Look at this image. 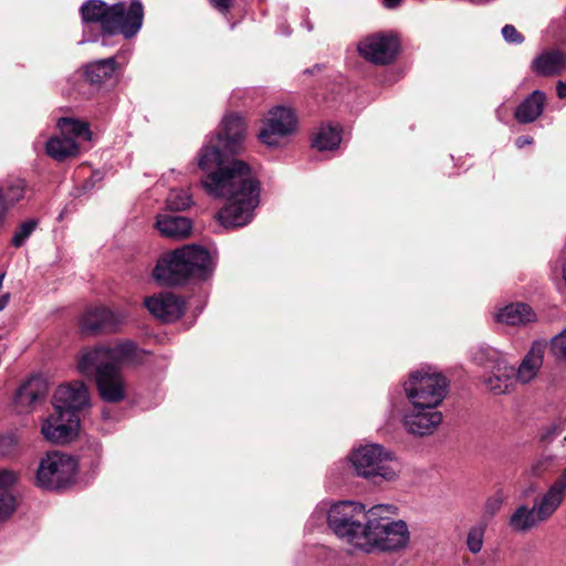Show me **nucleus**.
<instances>
[{
  "label": "nucleus",
  "mask_w": 566,
  "mask_h": 566,
  "mask_svg": "<svg viewBox=\"0 0 566 566\" xmlns=\"http://www.w3.org/2000/svg\"><path fill=\"white\" fill-rule=\"evenodd\" d=\"M155 227L165 238L182 240L191 235L193 223L187 217L159 214L156 218Z\"/></svg>",
  "instance_id": "nucleus-17"
},
{
  "label": "nucleus",
  "mask_w": 566,
  "mask_h": 566,
  "mask_svg": "<svg viewBox=\"0 0 566 566\" xmlns=\"http://www.w3.org/2000/svg\"><path fill=\"white\" fill-rule=\"evenodd\" d=\"M566 69V53L560 50H548L537 55L532 62V70L537 76H559Z\"/></svg>",
  "instance_id": "nucleus-18"
},
{
  "label": "nucleus",
  "mask_w": 566,
  "mask_h": 566,
  "mask_svg": "<svg viewBox=\"0 0 566 566\" xmlns=\"http://www.w3.org/2000/svg\"><path fill=\"white\" fill-rule=\"evenodd\" d=\"M17 507V497L10 491L0 492V523L9 520Z\"/></svg>",
  "instance_id": "nucleus-33"
},
{
  "label": "nucleus",
  "mask_w": 566,
  "mask_h": 566,
  "mask_svg": "<svg viewBox=\"0 0 566 566\" xmlns=\"http://www.w3.org/2000/svg\"><path fill=\"white\" fill-rule=\"evenodd\" d=\"M541 522L534 506L530 509L526 505H520L511 515L509 524L516 532H527Z\"/></svg>",
  "instance_id": "nucleus-27"
},
{
  "label": "nucleus",
  "mask_w": 566,
  "mask_h": 566,
  "mask_svg": "<svg viewBox=\"0 0 566 566\" xmlns=\"http://www.w3.org/2000/svg\"><path fill=\"white\" fill-rule=\"evenodd\" d=\"M46 154L57 161H64L78 154V144L70 136H53L46 142Z\"/></svg>",
  "instance_id": "nucleus-25"
},
{
  "label": "nucleus",
  "mask_w": 566,
  "mask_h": 566,
  "mask_svg": "<svg viewBox=\"0 0 566 566\" xmlns=\"http://www.w3.org/2000/svg\"><path fill=\"white\" fill-rule=\"evenodd\" d=\"M551 350L557 358L566 360V328L553 337Z\"/></svg>",
  "instance_id": "nucleus-37"
},
{
  "label": "nucleus",
  "mask_w": 566,
  "mask_h": 566,
  "mask_svg": "<svg viewBox=\"0 0 566 566\" xmlns=\"http://www.w3.org/2000/svg\"><path fill=\"white\" fill-rule=\"evenodd\" d=\"M536 318L535 312L528 304L525 303H511L503 307L496 315L500 323L511 326L526 325L534 322Z\"/></svg>",
  "instance_id": "nucleus-24"
},
{
  "label": "nucleus",
  "mask_w": 566,
  "mask_h": 566,
  "mask_svg": "<svg viewBox=\"0 0 566 566\" xmlns=\"http://www.w3.org/2000/svg\"><path fill=\"white\" fill-rule=\"evenodd\" d=\"M20 438L17 432L10 431L0 434V457L10 458L17 454Z\"/></svg>",
  "instance_id": "nucleus-32"
},
{
  "label": "nucleus",
  "mask_w": 566,
  "mask_h": 566,
  "mask_svg": "<svg viewBox=\"0 0 566 566\" xmlns=\"http://www.w3.org/2000/svg\"><path fill=\"white\" fill-rule=\"evenodd\" d=\"M324 69H325V65H324V64H315L313 67H311V69H306V70L304 71V73H305V74H316V73L322 72Z\"/></svg>",
  "instance_id": "nucleus-45"
},
{
  "label": "nucleus",
  "mask_w": 566,
  "mask_h": 566,
  "mask_svg": "<svg viewBox=\"0 0 566 566\" xmlns=\"http://www.w3.org/2000/svg\"><path fill=\"white\" fill-rule=\"evenodd\" d=\"M555 457L553 455H541L536 458L531 465V474L534 476H542L547 472L554 463Z\"/></svg>",
  "instance_id": "nucleus-35"
},
{
  "label": "nucleus",
  "mask_w": 566,
  "mask_h": 566,
  "mask_svg": "<svg viewBox=\"0 0 566 566\" xmlns=\"http://www.w3.org/2000/svg\"><path fill=\"white\" fill-rule=\"evenodd\" d=\"M80 428V417H67L59 410H53L44 421L41 432L48 441L66 443L76 437Z\"/></svg>",
  "instance_id": "nucleus-14"
},
{
  "label": "nucleus",
  "mask_w": 566,
  "mask_h": 566,
  "mask_svg": "<svg viewBox=\"0 0 566 566\" xmlns=\"http://www.w3.org/2000/svg\"><path fill=\"white\" fill-rule=\"evenodd\" d=\"M402 2V0H382V4L387 8V9H395L397 8L398 6H400V3Z\"/></svg>",
  "instance_id": "nucleus-46"
},
{
  "label": "nucleus",
  "mask_w": 566,
  "mask_h": 566,
  "mask_svg": "<svg viewBox=\"0 0 566 566\" xmlns=\"http://www.w3.org/2000/svg\"><path fill=\"white\" fill-rule=\"evenodd\" d=\"M484 533V525H478L470 528L467 537V546L472 554H478L481 552L483 546Z\"/></svg>",
  "instance_id": "nucleus-34"
},
{
  "label": "nucleus",
  "mask_w": 566,
  "mask_h": 566,
  "mask_svg": "<svg viewBox=\"0 0 566 566\" xmlns=\"http://www.w3.org/2000/svg\"><path fill=\"white\" fill-rule=\"evenodd\" d=\"M504 503V494L502 490H497L493 495L489 496L485 505L484 513L489 516H494Z\"/></svg>",
  "instance_id": "nucleus-36"
},
{
  "label": "nucleus",
  "mask_w": 566,
  "mask_h": 566,
  "mask_svg": "<svg viewBox=\"0 0 566 566\" xmlns=\"http://www.w3.org/2000/svg\"><path fill=\"white\" fill-rule=\"evenodd\" d=\"M442 413L436 408L429 409L424 407L411 409L403 417V426L413 436H428L441 423Z\"/></svg>",
  "instance_id": "nucleus-15"
},
{
  "label": "nucleus",
  "mask_w": 566,
  "mask_h": 566,
  "mask_svg": "<svg viewBox=\"0 0 566 566\" xmlns=\"http://www.w3.org/2000/svg\"><path fill=\"white\" fill-rule=\"evenodd\" d=\"M565 497L548 489L538 502H535L534 509L537 512L539 521H547L563 503Z\"/></svg>",
  "instance_id": "nucleus-29"
},
{
  "label": "nucleus",
  "mask_w": 566,
  "mask_h": 566,
  "mask_svg": "<svg viewBox=\"0 0 566 566\" xmlns=\"http://www.w3.org/2000/svg\"><path fill=\"white\" fill-rule=\"evenodd\" d=\"M88 405V390L81 381L60 385L53 395V410H59L67 417H78V411Z\"/></svg>",
  "instance_id": "nucleus-11"
},
{
  "label": "nucleus",
  "mask_w": 566,
  "mask_h": 566,
  "mask_svg": "<svg viewBox=\"0 0 566 566\" xmlns=\"http://www.w3.org/2000/svg\"><path fill=\"white\" fill-rule=\"evenodd\" d=\"M560 433V429L557 424H551L541 434V440L544 442H551L555 437Z\"/></svg>",
  "instance_id": "nucleus-42"
},
{
  "label": "nucleus",
  "mask_w": 566,
  "mask_h": 566,
  "mask_svg": "<svg viewBox=\"0 0 566 566\" xmlns=\"http://www.w3.org/2000/svg\"><path fill=\"white\" fill-rule=\"evenodd\" d=\"M297 129V118L294 111L285 106H275L269 112L258 137L269 147H277L280 140L294 134Z\"/></svg>",
  "instance_id": "nucleus-10"
},
{
  "label": "nucleus",
  "mask_w": 566,
  "mask_h": 566,
  "mask_svg": "<svg viewBox=\"0 0 566 566\" xmlns=\"http://www.w3.org/2000/svg\"><path fill=\"white\" fill-rule=\"evenodd\" d=\"M342 142V128L338 125H322L314 135L312 146L319 151L337 149Z\"/></svg>",
  "instance_id": "nucleus-26"
},
{
  "label": "nucleus",
  "mask_w": 566,
  "mask_h": 566,
  "mask_svg": "<svg viewBox=\"0 0 566 566\" xmlns=\"http://www.w3.org/2000/svg\"><path fill=\"white\" fill-rule=\"evenodd\" d=\"M357 475L379 485L392 481L400 471V463L392 452L380 444H367L349 455Z\"/></svg>",
  "instance_id": "nucleus-6"
},
{
  "label": "nucleus",
  "mask_w": 566,
  "mask_h": 566,
  "mask_svg": "<svg viewBox=\"0 0 566 566\" xmlns=\"http://www.w3.org/2000/svg\"><path fill=\"white\" fill-rule=\"evenodd\" d=\"M145 306L158 319L171 323L185 314L187 302L182 296L166 292L146 297Z\"/></svg>",
  "instance_id": "nucleus-13"
},
{
  "label": "nucleus",
  "mask_w": 566,
  "mask_h": 566,
  "mask_svg": "<svg viewBox=\"0 0 566 566\" xmlns=\"http://www.w3.org/2000/svg\"><path fill=\"white\" fill-rule=\"evenodd\" d=\"M532 143H533V137H531V136H520L516 138V142H515V144L518 148H523L525 145H530Z\"/></svg>",
  "instance_id": "nucleus-43"
},
{
  "label": "nucleus",
  "mask_w": 566,
  "mask_h": 566,
  "mask_svg": "<svg viewBox=\"0 0 566 566\" xmlns=\"http://www.w3.org/2000/svg\"><path fill=\"white\" fill-rule=\"evenodd\" d=\"M391 505H375L369 510L352 501L331 506L327 513L329 528L365 553L375 549L391 552L403 548L409 542V530L402 520L395 521Z\"/></svg>",
  "instance_id": "nucleus-2"
},
{
  "label": "nucleus",
  "mask_w": 566,
  "mask_h": 566,
  "mask_svg": "<svg viewBox=\"0 0 566 566\" xmlns=\"http://www.w3.org/2000/svg\"><path fill=\"white\" fill-rule=\"evenodd\" d=\"M557 494L565 497L566 491V468L560 472V474L555 479L553 484L548 488Z\"/></svg>",
  "instance_id": "nucleus-40"
},
{
  "label": "nucleus",
  "mask_w": 566,
  "mask_h": 566,
  "mask_svg": "<svg viewBox=\"0 0 566 566\" xmlns=\"http://www.w3.org/2000/svg\"><path fill=\"white\" fill-rule=\"evenodd\" d=\"M449 380L439 373L412 371L403 384L406 396L416 408H437L446 398Z\"/></svg>",
  "instance_id": "nucleus-7"
},
{
  "label": "nucleus",
  "mask_w": 566,
  "mask_h": 566,
  "mask_svg": "<svg viewBox=\"0 0 566 566\" xmlns=\"http://www.w3.org/2000/svg\"><path fill=\"white\" fill-rule=\"evenodd\" d=\"M120 64L115 56L93 61L85 65L84 76L91 85L102 86L108 82L115 81Z\"/></svg>",
  "instance_id": "nucleus-19"
},
{
  "label": "nucleus",
  "mask_w": 566,
  "mask_h": 566,
  "mask_svg": "<svg viewBox=\"0 0 566 566\" xmlns=\"http://www.w3.org/2000/svg\"><path fill=\"white\" fill-rule=\"evenodd\" d=\"M547 102L543 91H533L514 111V118L520 124H531L539 118Z\"/></svg>",
  "instance_id": "nucleus-23"
},
{
  "label": "nucleus",
  "mask_w": 566,
  "mask_h": 566,
  "mask_svg": "<svg viewBox=\"0 0 566 566\" xmlns=\"http://www.w3.org/2000/svg\"><path fill=\"white\" fill-rule=\"evenodd\" d=\"M151 353L138 348L126 339L114 346H96L85 352L77 360L78 371L93 377L101 399L108 403H119L127 397V386L119 365H142L144 357Z\"/></svg>",
  "instance_id": "nucleus-3"
},
{
  "label": "nucleus",
  "mask_w": 566,
  "mask_h": 566,
  "mask_svg": "<svg viewBox=\"0 0 566 566\" xmlns=\"http://www.w3.org/2000/svg\"><path fill=\"white\" fill-rule=\"evenodd\" d=\"M245 137L244 118L239 113H228L199 154L198 166L206 171L202 187L208 193L226 199L216 214L226 229L249 224L260 203V181L248 163L235 158L244 150Z\"/></svg>",
  "instance_id": "nucleus-1"
},
{
  "label": "nucleus",
  "mask_w": 566,
  "mask_h": 566,
  "mask_svg": "<svg viewBox=\"0 0 566 566\" xmlns=\"http://www.w3.org/2000/svg\"><path fill=\"white\" fill-rule=\"evenodd\" d=\"M546 345L542 342H534L522 359L517 369L514 368V377L523 382L527 384L533 380L544 361Z\"/></svg>",
  "instance_id": "nucleus-20"
},
{
  "label": "nucleus",
  "mask_w": 566,
  "mask_h": 566,
  "mask_svg": "<svg viewBox=\"0 0 566 566\" xmlns=\"http://www.w3.org/2000/svg\"><path fill=\"white\" fill-rule=\"evenodd\" d=\"M502 35L509 43L522 44L524 42V35L512 24H505L502 28Z\"/></svg>",
  "instance_id": "nucleus-39"
},
{
  "label": "nucleus",
  "mask_w": 566,
  "mask_h": 566,
  "mask_svg": "<svg viewBox=\"0 0 566 566\" xmlns=\"http://www.w3.org/2000/svg\"><path fill=\"white\" fill-rule=\"evenodd\" d=\"M216 270V261L208 249L199 244H185L164 253L153 270L159 285L181 286L210 280Z\"/></svg>",
  "instance_id": "nucleus-4"
},
{
  "label": "nucleus",
  "mask_w": 566,
  "mask_h": 566,
  "mask_svg": "<svg viewBox=\"0 0 566 566\" xmlns=\"http://www.w3.org/2000/svg\"><path fill=\"white\" fill-rule=\"evenodd\" d=\"M170 211H184L192 205L191 197L184 190H171L166 199Z\"/></svg>",
  "instance_id": "nucleus-31"
},
{
  "label": "nucleus",
  "mask_w": 566,
  "mask_h": 566,
  "mask_svg": "<svg viewBox=\"0 0 566 566\" xmlns=\"http://www.w3.org/2000/svg\"><path fill=\"white\" fill-rule=\"evenodd\" d=\"M84 23L98 24L102 34V44L106 45V38L123 35L130 40L140 31L144 22V6L140 0L107 4L103 0H87L80 8Z\"/></svg>",
  "instance_id": "nucleus-5"
},
{
  "label": "nucleus",
  "mask_w": 566,
  "mask_h": 566,
  "mask_svg": "<svg viewBox=\"0 0 566 566\" xmlns=\"http://www.w3.org/2000/svg\"><path fill=\"white\" fill-rule=\"evenodd\" d=\"M77 461L65 453L51 452L41 459L36 471V485L50 490L60 491L75 482Z\"/></svg>",
  "instance_id": "nucleus-8"
},
{
  "label": "nucleus",
  "mask_w": 566,
  "mask_h": 566,
  "mask_svg": "<svg viewBox=\"0 0 566 566\" xmlns=\"http://www.w3.org/2000/svg\"><path fill=\"white\" fill-rule=\"evenodd\" d=\"M493 364L492 375L485 377L484 382L488 389L494 395L506 394L513 385L514 367L506 366L494 350L486 354Z\"/></svg>",
  "instance_id": "nucleus-16"
},
{
  "label": "nucleus",
  "mask_w": 566,
  "mask_h": 566,
  "mask_svg": "<svg viewBox=\"0 0 566 566\" xmlns=\"http://www.w3.org/2000/svg\"><path fill=\"white\" fill-rule=\"evenodd\" d=\"M556 94L559 98L566 97V82H562V81L557 82Z\"/></svg>",
  "instance_id": "nucleus-44"
},
{
  "label": "nucleus",
  "mask_w": 566,
  "mask_h": 566,
  "mask_svg": "<svg viewBox=\"0 0 566 566\" xmlns=\"http://www.w3.org/2000/svg\"><path fill=\"white\" fill-rule=\"evenodd\" d=\"M57 126L62 135L70 136L72 138L77 137L85 140H90L92 138L90 124L85 120L72 117H61L57 122Z\"/></svg>",
  "instance_id": "nucleus-28"
},
{
  "label": "nucleus",
  "mask_w": 566,
  "mask_h": 566,
  "mask_svg": "<svg viewBox=\"0 0 566 566\" xmlns=\"http://www.w3.org/2000/svg\"><path fill=\"white\" fill-rule=\"evenodd\" d=\"M25 190L24 179L14 178L0 184V228L3 226L9 210L24 198Z\"/></svg>",
  "instance_id": "nucleus-22"
},
{
  "label": "nucleus",
  "mask_w": 566,
  "mask_h": 566,
  "mask_svg": "<svg viewBox=\"0 0 566 566\" xmlns=\"http://www.w3.org/2000/svg\"><path fill=\"white\" fill-rule=\"evenodd\" d=\"M235 0H209L210 4L220 13L227 14L230 12Z\"/></svg>",
  "instance_id": "nucleus-41"
},
{
  "label": "nucleus",
  "mask_w": 566,
  "mask_h": 566,
  "mask_svg": "<svg viewBox=\"0 0 566 566\" xmlns=\"http://www.w3.org/2000/svg\"><path fill=\"white\" fill-rule=\"evenodd\" d=\"M39 221L36 219H29L22 222L14 231L11 238V245L14 248H21L27 240L31 237L33 231L36 229Z\"/></svg>",
  "instance_id": "nucleus-30"
},
{
  "label": "nucleus",
  "mask_w": 566,
  "mask_h": 566,
  "mask_svg": "<svg viewBox=\"0 0 566 566\" xmlns=\"http://www.w3.org/2000/svg\"><path fill=\"white\" fill-rule=\"evenodd\" d=\"M48 394V382L41 376H32L25 380L14 395L17 406L28 409L35 402L45 398Z\"/></svg>",
  "instance_id": "nucleus-21"
},
{
  "label": "nucleus",
  "mask_w": 566,
  "mask_h": 566,
  "mask_svg": "<svg viewBox=\"0 0 566 566\" xmlns=\"http://www.w3.org/2000/svg\"><path fill=\"white\" fill-rule=\"evenodd\" d=\"M122 317L106 306L88 307L80 319L81 332L85 335L112 334L118 331Z\"/></svg>",
  "instance_id": "nucleus-12"
},
{
  "label": "nucleus",
  "mask_w": 566,
  "mask_h": 566,
  "mask_svg": "<svg viewBox=\"0 0 566 566\" xmlns=\"http://www.w3.org/2000/svg\"><path fill=\"white\" fill-rule=\"evenodd\" d=\"M18 482V475L7 469H0V492L9 491Z\"/></svg>",
  "instance_id": "nucleus-38"
},
{
  "label": "nucleus",
  "mask_w": 566,
  "mask_h": 566,
  "mask_svg": "<svg viewBox=\"0 0 566 566\" xmlns=\"http://www.w3.org/2000/svg\"><path fill=\"white\" fill-rule=\"evenodd\" d=\"M359 55L375 65H388L399 54L400 42L397 35L376 32L363 38L357 44Z\"/></svg>",
  "instance_id": "nucleus-9"
}]
</instances>
